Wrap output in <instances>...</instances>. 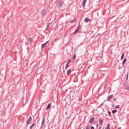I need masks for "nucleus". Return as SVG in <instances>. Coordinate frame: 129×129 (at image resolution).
I'll list each match as a JSON object with an SVG mask.
<instances>
[{"instance_id":"2f4dec72","label":"nucleus","mask_w":129,"mask_h":129,"mask_svg":"<svg viewBox=\"0 0 129 129\" xmlns=\"http://www.w3.org/2000/svg\"><path fill=\"white\" fill-rule=\"evenodd\" d=\"M109 99V98L108 97L107 99V100L108 101H110Z\"/></svg>"},{"instance_id":"39448f33","label":"nucleus","mask_w":129,"mask_h":129,"mask_svg":"<svg viewBox=\"0 0 129 129\" xmlns=\"http://www.w3.org/2000/svg\"><path fill=\"white\" fill-rule=\"evenodd\" d=\"M50 23L48 22V23L46 25V29H45V30L46 31H47L49 30L50 25Z\"/></svg>"},{"instance_id":"a211bd4d","label":"nucleus","mask_w":129,"mask_h":129,"mask_svg":"<svg viewBox=\"0 0 129 129\" xmlns=\"http://www.w3.org/2000/svg\"><path fill=\"white\" fill-rule=\"evenodd\" d=\"M76 53H75L74 54V56L73 57V62L74 61V60L76 58Z\"/></svg>"},{"instance_id":"c85d7f7f","label":"nucleus","mask_w":129,"mask_h":129,"mask_svg":"<svg viewBox=\"0 0 129 129\" xmlns=\"http://www.w3.org/2000/svg\"><path fill=\"white\" fill-rule=\"evenodd\" d=\"M108 113L109 115L111 113V112L109 111H108Z\"/></svg>"},{"instance_id":"7ed1b4c3","label":"nucleus","mask_w":129,"mask_h":129,"mask_svg":"<svg viewBox=\"0 0 129 129\" xmlns=\"http://www.w3.org/2000/svg\"><path fill=\"white\" fill-rule=\"evenodd\" d=\"M32 120V118L30 116L29 118L27 120L26 122V124H28L30 122H31Z\"/></svg>"},{"instance_id":"4c0bfd02","label":"nucleus","mask_w":129,"mask_h":129,"mask_svg":"<svg viewBox=\"0 0 129 129\" xmlns=\"http://www.w3.org/2000/svg\"><path fill=\"white\" fill-rule=\"evenodd\" d=\"M121 127H120L119 128H118L117 129H121Z\"/></svg>"},{"instance_id":"b1692460","label":"nucleus","mask_w":129,"mask_h":129,"mask_svg":"<svg viewBox=\"0 0 129 129\" xmlns=\"http://www.w3.org/2000/svg\"><path fill=\"white\" fill-rule=\"evenodd\" d=\"M69 66L68 65V64L67 63L66 64V66H65V68L66 69H67L69 67Z\"/></svg>"},{"instance_id":"dca6fc26","label":"nucleus","mask_w":129,"mask_h":129,"mask_svg":"<svg viewBox=\"0 0 129 129\" xmlns=\"http://www.w3.org/2000/svg\"><path fill=\"white\" fill-rule=\"evenodd\" d=\"M63 4V2L62 1H61L59 4V7H61L62 5Z\"/></svg>"},{"instance_id":"c756f323","label":"nucleus","mask_w":129,"mask_h":129,"mask_svg":"<svg viewBox=\"0 0 129 129\" xmlns=\"http://www.w3.org/2000/svg\"><path fill=\"white\" fill-rule=\"evenodd\" d=\"M91 129H94V127L93 126H91L90 127Z\"/></svg>"},{"instance_id":"20e7f679","label":"nucleus","mask_w":129,"mask_h":129,"mask_svg":"<svg viewBox=\"0 0 129 129\" xmlns=\"http://www.w3.org/2000/svg\"><path fill=\"white\" fill-rule=\"evenodd\" d=\"M80 29V27L79 25L77 26V28L74 31L73 33V34H75Z\"/></svg>"},{"instance_id":"4be33fe9","label":"nucleus","mask_w":129,"mask_h":129,"mask_svg":"<svg viewBox=\"0 0 129 129\" xmlns=\"http://www.w3.org/2000/svg\"><path fill=\"white\" fill-rule=\"evenodd\" d=\"M113 94L110 95L108 96V97L109 98V99H112L113 97Z\"/></svg>"},{"instance_id":"5701e85b","label":"nucleus","mask_w":129,"mask_h":129,"mask_svg":"<svg viewBox=\"0 0 129 129\" xmlns=\"http://www.w3.org/2000/svg\"><path fill=\"white\" fill-rule=\"evenodd\" d=\"M120 106L119 105H117L115 107V108L116 109H119Z\"/></svg>"},{"instance_id":"6e6552de","label":"nucleus","mask_w":129,"mask_h":129,"mask_svg":"<svg viewBox=\"0 0 129 129\" xmlns=\"http://www.w3.org/2000/svg\"><path fill=\"white\" fill-rule=\"evenodd\" d=\"M103 121L101 119H99V124L100 125H102L103 123Z\"/></svg>"},{"instance_id":"37998d69","label":"nucleus","mask_w":129,"mask_h":129,"mask_svg":"<svg viewBox=\"0 0 129 129\" xmlns=\"http://www.w3.org/2000/svg\"><path fill=\"white\" fill-rule=\"evenodd\" d=\"M102 104H103V103H102V104H101V105H102Z\"/></svg>"},{"instance_id":"7c9ffc66","label":"nucleus","mask_w":129,"mask_h":129,"mask_svg":"<svg viewBox=\"0 0 129 129\" xmlns=\"http://www.w3.org/2000/svg\"><path fill=\"white\" fill-rule=\"evenodd\" d=\"M49 41H46L45 43L46 44H47L48 43H49Z\"/></svg>"},{"instance_id":"9d476101","label":"nucleus","mask_w":129,"mask_h":129,"mask_svg":"<svg viewBox=\"0 0 129 129\" xmlns=\"http://www.w3.org/2000/svg\"><path fill=\"white\" fill-rule=\"evenodd\" d=\"M51 106V104L50 103L48 104V105L46 107V109L47 110L49 109L50 106Z\"/></svg>"},{"instance_id":"9b49d317","label":"nucleus","mask_w":129,"mask_h":129,"mask_svg":"<svg viewBox=\"0 0 129 129\" xmlns=\"http://www.w3.org/2000/svg\"><path fill=\"white\" fill-rule=\"evenodd\" d=\"M29 41L30 42V43L31 44L32 43V39L31 37H29Z\"/></svg>"},{"instance_id":"423d86ee","label":"nucleus","mask_w":129,"mask_h":129,"mask_svg":"<svg viewBox=\"0 0 129 129\" xmlns=\"http://www.w3.org/2000/svg\"><path fill=\"white\" fill-rule=\"evenodd\" d=\"M94 120V117H92L90 119L89 122L90 123H92L93 122Z\"/></svg>"},{"instance_id":"a878e982","label":"nucleus","mask_w":129,"mask_h":129,"mask_svg":"<svg viewBox=\"0 0 129 129\" xmlns=\"http://www.w3.org/2000/svg\"><path fill=\"white\" fill-rule=\"evenodd\" d=\"M102 71L105 72H108V70H102Z\"/></svg>"},{"instance_id":"393cba45","label":"nucleus","mask_w":129,"mask_h":129,"mask_svg":"<svg viewBox=\"0 0 129 129\" xmlns=\"http://www.w3.org/2000/svg\"><path fill=\"white\" fill-rule=\"evenodd\" d=\"M128 72L127 73V74L126 75V79L127 80H128Z\"/></svg>"},{"instance_id":"412c9836","label":"nucleus","mask_w":129,"mask_h":129,"mask_svg":"<svg viewBox=\"0 0 129 129\" xmlns=\"http://www.w3.org/2000/svg\"><path fill=\"white\" fill-rule=\"evenodd\" d=\"M71 69H69V70L67 71V75H68L69 74L71 73Z\"/></svg>"},{"instance_id":"a19ab883","label":"nucleus","mask_w":129,"mask_h":129,"mask_svg":"<svg viewBox=\"0 0 129 129\" xmlns=\"http://www.w3.org/2000/svg\"><path fill=\"white\" fill-rule=\"evenodd\" d=\"M96 123V122H94V124H95Z\"/></svg>"},{"instance_id":"aec40b11","label":"nucleus","mask_w":129,"mask_h":129,"mask_svg":"<svg viewBox=\"0 0 129 129\" xmlns=\"http://www.w3.org/2000/svg\"><path fill=\"white\" fill-rule=\"evenodd\" d=\"M35 124V123H34L32 124V125L30 126V129H32V128H33V127L34 126Z\"/></svg>"},{"instance_id":"58836bf2","label":"nucleus","mask_w":129,"mask_h":129,"mask_svg":"<svg viewBox=\"0 0 129 129\" xmlns=\"http://www.w3.org/2000/svg\"><path fill=\"white\" fill-rule=\"evenodd\" d=\"M109 115H110V117H112V116H111V114H110Z\"/></svg>"},{"instance_id":"ea45409f","label":"nucleus","mask_w":129,"mask_h":129,"mask_svg":"<svg viewBox=\"0 0 129 129\" xmlns=\"http://www.w3.org/2000/svg\"><path fill=\"white\" fill-rule=\"evenodd\" d=\"M114 106L113 105L112 106V107H114Z\"/></svg>"},{"instance_id":"bb28decb","label":"nucleus","mask_w":129,"mask_h":129,"mask_svg":"<svg viewBox=\"0 0 129 129\" xmlns=\"http://www.w3.org/2000/svg\"><path fill=\"white\" fill-rule=\"evenodd\" d=\"M71 59H70L67 62V63L68 64H69V63L71 61Z\"/></svg>"},{"instance_id":"79ce46f5","label":"nucleus","mask_w":129,"mask_h":129,"mask_svg":"<svg viewBox=\"0 0 129 129\" xmlns=\"http://www.w3.org/2000/svg\"><path fill=\"white\" fill-rule=\"evenodd\" d=\"M96 123V122H94V124H95Z\"/></svg>"},{"instance_id":"e433bc0d","label":"nucleus","mask_w":129,"mask_h":129,"mask_svg":"<svg viewBox=\"0 0 129 129\" xmlns=\"http://www.w3.org/2000/svg\"><path fill=\"white\" fill-rule=\"evenodd\" d=\"M98 123H97V124L96 125V127H98Z\"/></svg>"},{"instance_id":"1a4fd4ad","label":"nucleus","mask_w":129,"mask_h":129,"mask_svg":"<svg viewBox=\"0 0 129 129\" xmlns=\"http://www.w3.org/2000/svg\"><path fill=\"white\" fill-rule=\"evenodd\" d=\"M110 124L109 123H108L107 125V126L105 128V129H110Z\"/></svg>"},{"instance_id":"ddd939ff","label":"nucleus","mask_w":129,"mask_h":129,"mask_svg":"<svg viewBox=\"0 0 129 129\" xmlns=\"http://www.w3.org/2000/svg\"><path fill=\"white\" fill-rule=\"evenodd\" d=\"M124 56V53H122L121 56V59L122 60L123 59Z\"/></svg>"},{"instance_id":"6ab92c4d","label":"nucleus","mask_w":129,"mask_h":129,"mask_svg":"<svg viewBox=\"0 0 129 129\" xmlns=\"http://www.w3.org/2000/svg\"><path fill=\"white\" fill-rule=\"evenodd\" d=\"M126 58H125L124 59V60H123V61L122 62V64L123 65L125 64V62L126 61Z\"/></svg>"},{"instance_id":"f704fd0d","label":"nucleus","mask_w":129,"mask_h":129,"mask_svg":"<svg viewBox=\"0 0 129 129\" xmlns=\"http://www.w3.org/2000/svg\"><path fill=\"white\" fill-rule=\"evenodd\" d=\"M75 20V18H74V20H72V21L71 22H74V20Z\"/></svg>"},{"instance_id":"f257e3e1","label":"nucleus","mask_w":129,"mask_h":129,"mask_svg":"<svg viewBox=\"0 0 129 129\" xmlns=\"http://www.w3.org/2000/svg\"><path fill=\"white\" fill-rule=\"evenodd\" d=\"M41 13L42 14L43 16H45L46 13V9H44L42 10L41 11Z\"/></svg>"},{"instance_id":"4468645a","label":"nucleus","mask_w":129,"mask_h":129,"mask_svg":"<svg viewBox=\"0 0 129 129\" xmlns=\"http://www.w3.org/2000/svg\"><path fill=\"white\" fill-rule=\"evenodd\" d=\"M125 87L126 89L129 90V86L127 85H125L124 86Z\"/></svg>"},{"instance_id":"c9c22d12","label":"nucleus","mask_w":129,"mask_h":129,"mask_svg":"<svg viewBox=\"0 0 129 129\" xmlns=\"http://www.w3.org/2000/svg\"><path fill=\"white\" fill-rule=\"evenodd\" d=\"M67 114V112L66 111L65 112V114L66 115Z\"/></svg>"},{"instance_id":"f03ea898","label":"nucleus","mask_w":129,"mask_h":129,"mask_svg":"<svg viewBox=\"0 0 129 129\" xmlns=\"http://www.w3.org/2000/svg\"><path fill=\"white\" fill-rule=\"evenodd\" d=\"M45 119L44 118H43L42 122V124L40 127L42 128L43 127V126L45 124Z\"/></svg>"},{"instance_id":"0eeeda50","label":"nucleus","mask_w":129,"mask_h":129,"mask_svg":"<svg viewBox=\"0 0 129 129\" xmlns=\"http://www.w3.org/2000/svg\"><path fill=\"white\" fill-rule=\"evenodd\" d=\"M87 0H83L82 2V4L84 8L85 7V6L86 4V2Z\"/></svg>"},{"instance_id":"72a5a7b5","label":"nucleus","mask_w":129,"mask_h":129,"mask_svg":"<svg viewBox=\"0 0 129 129\" xmlns=\"http://www.w3.org/2000/svg\"><path fill=\"white\" fill-rule=\"evenodd\" d=\"M116 100V98H115V99H114L113 100L114 101H115Z\"/></svg>"},{"instance_id":"2eb2a0df","label":"nucleus","mask_w":129,"mask_h":129,"mask_svg":"<svg viewBox=\"0 0 129 129\" xmlns=\"http://www.w3.org/2000/svg\"><path fill=\"white\" fill-rule=\"evenodd\" d=\"M46 44L45 43L44 44H42L41 47L42 48H44L46 45Z\"/></svg>"},{"instance_id":"473e14b6","label":"nucleus","mask_w":129,"mask_h":129,"mask_svg":"<svg viewBox=\"0 0 129 129\" xmlns=\"http://www.w3.org/2000/svg\"><path fill=\"white\" fill-rule=\"evenodd\" d=\"M102 126V125H101V126L99 127V129H101Z\"/></svg>"},{"instance_id":"f8f14e48","label":"nucleus","mask_w":129,"mask_h":129,"mask_svg":"<svg viewBox=\"0 0 129 129\" xmlns=\"http://www.w3.org/2000/svg\"><path fill=\"white\" fill-rule=\"evenodd\" d=\"M89 20V19L86 18L84 20V21L86 22H88Z\"/></svg>"},{"instance_id":"f3484780","label":"nucleus","mask_w":129,"mask_h":129,"mask_svg":"<svg viewBox=\"0 0 129 129\" xmlns=\"http://www.w3.org/2000/svg\"><path fill=\"white\" fill-rule=\"evenodd\" d=\"M117 110L116 109H114V110H113L112 111V113L113 114L116 113L117 112Z\"/></svg>"},{"instance_id":"cd10ccee","label":"nucleus","mask_w":129,"mask_h":129,"mask_svg":"<svg viewBox=\"0 0 129 129\" xmlns=\"http://www.w3.org/2000/svg\"><path fill=\"white\" fill-rule=\"evenodd\" d=\"M86 129H90L89 126H86Z\"/></svg>"}]
</instances>
